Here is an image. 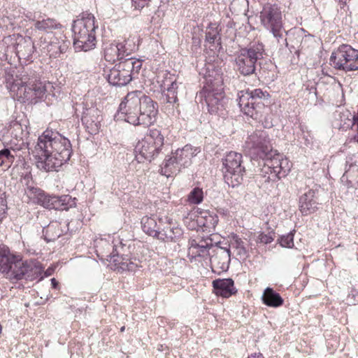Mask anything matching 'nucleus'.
<instances>
[{
    "instance_id": "nucleus-1",
    "label": "nucleus",
    "mask_w": 358,
    "mask_h": 358,
    "mask_svg": "<svg viewBox=\"0 0 358 358\" xmlns=\"http://www.w3.org/2000/svg\"><path fill=\"white\" fill-rule=\"evenodd\" d=\"M36 165L45 172L57 171L71 157L70 141L57 131L47 129L39 136L34 148Z\"/></svg>"
},
{
    "instance_id": "nucleus-2",
    "label": "nucleus",
    "mask_w": 358,
    "mask_h": 358,
    "mask_svg": "<svg viewBox=\"0 0 358 358\" xmlns=\"http://www.w3.org/2000/svg\"><path fill=\"white\" fill-rule=\"evenodd\" d=\"M80 17L73 20L72 31L74 34L73 46L77 51L87 52L96 45L95 17L93 14L84 12Z\"/></svg>"
},
{
    "instance_id": "nucleus-3",
    "label": "nucleus",
    "mask_w": 358,
    "mask_h": 358,
    "mask_svg": "<svg viewBox=\"0 0 358 358\" xmlns=\"http://www.w3.org/2000/svg\"><path fill=\"white\" fill-rule=\"evenodd\" d=\"M25 194L31 197L35 203L50 210H68L76 206V199L68 194L60 196L50 195L40 188L30 185H27L25 188Z\"/></svg>"
},
{
    "instance_id": "nucleus-4",
    "label": "nucleus",
    "mask_w": 358,
    "mask_h": 358,
    "mask_svg": "<svg viewBox=\"0 0 358 358\" xmlns=\"http://www.w3.org/2000/svg\"><path fill=\"white\" fill-rule=\"evenodd\" d=\"M264 163L260 175L265 178V182L275 181L285 178L291 170L289 159L273 148L266 153L265 157H260Z\"/></svg>"
},
{
    "instance_id": "nucleus-5",
    "label": "nucleus",
    "mask_w": 358,
    "mask_h": 358,
    "mask_svg": "<svg viewBox=\"0 0 358 358\" xmlns=\"http://www.w3.org/2000/svg\"><path fill=\"white\" fill-rule=\"evenodd\" d=\"M113 251L110 254L109 262L114 266V270L122 273L135 272L141 267L138 259L133 257L131 246L117 240L113 241Z\"/></svg>"
},
{
    "instance_id": "nucleus-6",
    "label": "nucleus",
    "mask_w": 358,
    "mask_h": 358,
    "mask_svg": "<svg viewBox=\"0 0 358 358\" xmlns=\"http://www.w3.org/2000/svg\"><path fill=\"white\" fill-rule=\"evenodd\" d=\"M164 144V136L160 130L149 129L135 147L136 159L141 163L144 159L151 162L161 152Z\"/></svg>"
},
{
    "instance_id": "nucleus-7",
    "label": "nucleus",
    "mask_w": 358,
    "mask_h": 358,
    "mask_svg": "<svg viewBox=\"0 0 358 358\" xmlns=\"http://www.w3.org/2000/svg\"><path fill=\"white\" fill-rule=\"evenodd\" d=\"M265 55L264 46L262 43H254L241 48L236 58L238 72L243 76H250L256 73V64Z\"/></svg>"
},
{
    "instance_id": "nucleus-8",
    "label": "nucleus",
    "mask_w": 358,
    "mask_h": 358,
    "mask_svg": "<svg viewBox=\"0 0 358 358\" xmlns=\"http://www.w3.org/2000/svg\"><path fill=\"white\" fill-rule=\"evenodd\" d=\"M329 62L337 70L345 72L358 71V50L348 44H342L331 53Z\"/></svg>"
},
{
    "instance_id": "nucleus-9",
    "label": "nucleus",
    "mask_w": 358,
    "mask_h": 358,
    "mask_svg": "<svg viewBox=\"0 0 358 358\" xmlns=\"http://www.w3.org/2000/svg\"><path fill=\"white\" fill-rule=\"evenodd\" d=\"M222 164L225 169L224 172L225 182L232 187L240 185L243 181L245 173L242 155L236 152H229L222 159Z\"/></svg>"
},
{
    "instance_id": "nucleus-10",
    "label": "nucleus",
    "mask_w": 358,
    "mask_h": 358,
    "mask_svg": "<svg viewBox=\"0 0 358 358\" xmlns=\"http://www.w3.org/2000/svg\"><path fill=\"white\" fill-rule=\"evenodd\" d=\"M6 88L9 90L14 99L21 103L34 104L43 99L46 92V85L43 83H36L34 85H22L10 84V80L6 81Z\"/></svg>"
},
{
    "instance_id": "nucleus-11",
    "label": "nucleus",
    "mask_w": 358,
    "mask_h": 358,
    "mask_svg": "<svg viewBox=\"0 0 358 358\" xmlns=\"http://www.w3.org/2000/svg\"><path fill=\"white\" fill-rule=\"evenodd\" d=\"M260 20L265 29L272 33L278 42L283 38L282 12L276 4L266 3L260 12Z\"/></svg>"
},
{
    "instance_id": "nucleus-12",
    "label": "nucleus",
    "mask_w": 358,
    "mask_h": 358,
    "mask_svg": "<svg viewBox=\"0 0 358 358\" xmlns=\"http://www.w3.org/2000/svg\"><path fill=\"white\" fill-rule=\"evenodd\" d=\"M39 43L41 50L54 58L64 54L71 43L66 36L61 32L45 33L40 38Z\"/></svg>"
},
{
    "instance_id": "nucleus-13",
    "label": "nucleus",
    "mask_w": 358,
    "mask_h": 358,
    "mask_svg": "<svg viewBox=\"0 0 358 358\" xmlns=\"http://www.w3.org/2000/svg\"><path fill=\"white\" fill-rule=\"evenodd\" d=\"M271 149L268 135L263 130H256L249 135L244 145L245 152L253 159L265 157Z\"/></svg>"
},
{
    "instance_id": "nucleus-14",
    "label": "nucleus",
    "mask_w": 358,
    "mask_h": 358,
    "mask_svg": "<svg viewBox=\"0 0 358 358\" xmlns=\"http://www.w3.org/2000/svg\"><path fill=\"white\" fill-rule=\"evenodd\" d=\"M205 79L204 87L210 92L218 94L222 90L223 73L217 63H208L201 73Z\"/></svg>"
},
{
    "instance_id": "nucleus-15",
    "label": "nucleus",
    "mask_w": 358,
    "mask_h": 358,
    "mask_svg": "<svg viewBox=\"0 0 358 358\" xmlns=\"http://www.w3.org/2000/svg\"><path fill=\"white\" fill-rule=\"evenodd\" d=\"M17 267L13 277L14 280H25L32 281L40 277V280L43 278L41 275L43 267L41 264L36 260H27L25 262L20 261L15 267Z\"/></svg>"
},
{
    "instance_id": "nucleus-16",
    "label": "nucleus",
    "mask_w": 358,
    "mask_h": 358,
    "mask_svg": "<svg viewBox=\"0 0 358 358\" xmlns=\"http://www.w3.org/2000/svg\"><path fill=\"white\" fill-rule=\"evenodd\" d=\"M231 255L230 245L222 246L220 242L217 243L210 257L213 271L218 273L227 271L229 268Z\"/></svg>"
},
{
    "instance_id": "nucleus-17",
    "label": "nucleus",
    "mask_w": 358,
    "mask_h": 358,
    "mask_svg": "<svg viewBox=\"0 0 358 358\" xmlns=\"http://www.w3.org/2000/svg\"><path fill=\"white\" fill-rule=\"evenodd\" d=\"M19 257L12 254L5 245L0 246V272L5 278L13 281V277L17 269L15 265L20 262Z\"/></svg>"
},
{
    "instance_id": "nucleus-18",
    "label": "nucleus",
    "mask_w": 358,
    "mask_h": 358,
    "mask_svg": "<svg viewBox=\"0 0 358 358\" xmlns=\"http://www.w3.org/2000/svg\"><path fill=\"white\" fill-rule=\"evenodd\" d=\"M319 190L308 189L299 199V209L303 216H307L316 212L320 208L318 197Z\"/></svg>"
},
{
    "instance_id": "nucleus-19",
    "label": "nucleus",
    "mask_w": 358,
    "mask_h": 358,
    "mask_svg": "<svg viewBox=\"0 0 358 358\" xmlns=\"http://www.w3.org/2000/svg\"><path fill=\"white\" fill-rule=\"evenodd\" d=\"M9 49L15 50L19 59H24L25 61L29 60L34 51V43L29 36L23 37L18 36L17 38L16 45L13 47L6 46L5 52H8Z\"/></svg>"
},
{
    "instance_id": "nucleus-20",
    "label": "nucleus",
    "mask_w": 358,
    "mask_h": 358,
    "mask_svg": "<svg viewBox=\"0 0 358 358\" xmlns=\"http://www.w3.org/2000/svg\"><path fill=\"white\" fill-rule=\"evenodd\" d=\"M131 79V75L122 62L110 69L108 75V83L115 86L126 85Z\"/></svg>"
},
{
    "instance_id": "nucleus-21",
    "label": "nucleus",
    "mask_w": 358,
    "mask_h": 358,
    "mask_svg": "<svg viewBox=\"0 0 358 358\" xmlns=\"http://www.w3.org/2000/svg\"><path fill=\"white\" fill-rule=\"evenodd\" d=\"M269 94L266 91H263L261 89H255L253 90H248L246 95H243L239 99L238 105L242 112H246V108H251L255 110V103L257 99H268L269 98Z\"/></svg>"
},
{
    "instance_id": "nucleus-22",
    "label": "nucleus",
    "mask_w": 358,
    "mask_h": 358,
    "mask_svg": "<svg viewBox=\"0 0 358 358\" xmlns=\"http://www.w3.org/2000/svg\"><path fill=\"white\" fill-rule=\"evenodd\" d=\"M214 292L216 295L224 298H229L237 293L238 290L234 286L232 278H218L212 282Z\"/></svg>"
},
{
    "instance_id": "nucleus-23",
    "label": "nucleus",
    "mask_w": 358,
    "mask_h": 358,
    "mask_svg": "<svg viewBox=\"0 0 358 358\" xmlns=\"http://www.w3.org/2000/svg\"><path fill=\"white\" fill-rule=\"evenodd\" d=\"M158 240L163 242H176L182 235V230L178 227L171 226L170 219L164 217V225L159 231Z\"/></svg>"
},
{
    "instance_id": "nucleus-24",
    "label": "nucleus",
    "mask_w": 358,
    "mask_h": 358,
    "mask_svg": "<svg viewBox=\"0 0 358 358\" xmlns=\"http://www.w3.org/2000/svg\"><path fill=\"white\" fill-rule=\"evenodd\" d=\"M201 150L199 147H192L191 145H186L182 149H178L175 152H172L178 164L181 168L187 167L191 164V159L196 156Z\"/></svg>"
},
{
    "instance_id": "nucleus-25",
    "label": "nucleus",
    "mask_w": 358,
    "mask_h": 358,
    "mask_svg": "<svg viewBox=\"0 0 358 358\" xmlns=\"http://www.w3.org/2000/svg\"><path fill=\"white\" fill-rule=\"evenodd\" d=\"M164 217L145 216L141 220L143 231L148 235L157 238L159 231L164 225Z\"/></svg>"
},
{
    "instance_id": "nucleus-26",
    "label": "nucleus",
    "mask_w": 358,
    "mask_h": 358,
    "mask_svg": "<svg viewBox=\"0 0 358 358\" xmlns=\"http://www.w3.org/2000/svg\"><path fill=\"white\" fill-rule=\"evenodd\" d=\"M341 122L340 129L343 130L350 129L357 132L355 135L349 136V143H358V113H341Z\"/></svg>"
},
{
    "instance_id": "nucleus-27",
    "label": "nucleus",
    "mask_w": 358,
    "mask_h": 358,
    "mask_svg": "<svg viewBox=\"0 0 358 358\" xmlns=\"http://www.w3.org/2000/svg\"><path fill=\"white\" fill-rule=\"evenodd\" d=\"M221 29L216 22H209L205 31V41L215 46V50L220 52L222 50Z\"/></svg>"
},
{
    "instance_id": "nucleus-28",
    "label": "nucleus",
    "mask_w": 358,
    "mask_h": 358,
    "mask_svg": "<svg viewBox=\"0 0 358 358\" xmlns=\"http://www.w3.org/2000/svg\"><path fill=\"white\" fill-rule=\"evenodd\" d=\"M218 222L219 218L217 213L209 210L201 213V215L196 219L198 226L201 227L203 231L208 232L215 230Z\"/></svg>"
},
{
    "instance_id": "nucleus-29",
    "label": "nucleus",
    "mask_w": 358,
    "mask_h": 358,
    "mask_svg": "<svg viewBox=\"0 0 358 358\" xmlns=\"http://www.w3.org/2000/svg\"><path fill=\"white\" fill-rule=\"evenodd\" d=\"M259 77L266 83H271L277 78V66L270 60H259Z\"/></svg>"
},
{
    "instance_id": "nucleus-30",
    "label": "nucleus",
    "mask_w": 358,
    "mask_h": 358,
    "mask_svg": "<svg viewBox=\"0 0 358 358\" xmlns=\"http://www.w3.org/2000/svg\"><path fill=\"white\" fill-rule=\"evenodd\" d=\"M10 80V84H18V86L22 85H34L36 83H41L38 80V78L35 72L32 70H26L23 69L21 71H18L15 75V78H7L6 81Z\"/></svg>"
},
{
    "instance_id": "nucleus-31",
    "label": "nucleus",
    "mask_w": 358,
    "mask_h": 358,
    "mask_svg": "<svg viewBox=\"0 0 358 358\" xmlns=\"http://www.w3.org/2000/svg\"><path fill=\"white\" fill-rule=\"evenodd\" d=\"M262 299L265 305L273 308L280 307L284 303V300L280 294L271 287H266L264 289Z\"/></svg>"
},
{
    "instance_id": "nucleus-32",
    "label": "nucleus",
    "mask_w": 358,
    "mask_h": 358,
    "mask_svg": "<svg viewBox=\"0 0 358 358\" xmlns=\"http://www.w3.org/2000/svg\"><path fill=\"white\" fill-rule=\"evenodd\" d=\"M165 78H169L170 80V85H168L167 87V92L165 94L166 96V103L169 104H173V108H169V106H167L166 109L174 110L175 108L177 109L178 106H179V103H178V96H177V89H178V84L176 82V80H172L171 78H174V75H166Z\"/></svg>"
},
{
    "instance_id": "nucleus-33",
    "label": "nucleus",
    "mask_w": 358,
    "mask_h": 358,
    "mask_svg": "<svg viewBox=\"0 0 358 358\" xmlns=\"http://www.w3.org/2000/svg\"><path fill=\"white\" fill-rule=\"evenodd\" d=\"M132 102L136 103V106H139V112H158V104L150 96L143 95L140 98L133 96Z\"/></svg>"
},
{
    "instance_id": "nucleus-34",
    "label": "nucleus",
    "mask_w": 358,
    "mask_h": 358,
    "mask_svg": "<svg viewBox=\"0 0 358 358\" xmlns=\"http://www.w3.org/2000/svg\"><path fill=\"white\" fill-rule=\"evenodd\" d=\"M81 120L83 124L91 134L99 132L101 127V121L102 118L99 115H95V113H83Z\"/></svg>"
},
{
    "instance_id": "nucleus-35",
    "label": "nucleus",
    "mask_w": 358,
    "mask_h": 358,
    "mask_svg": "<svg viewBox=\"0 0 358 358\" xmlns=\"http://www.w3.org/2000/svg\"><path fill=\"white\" fill-rule=\"evenodd\" d=\"M62 234L60 224L57 222H51L46 227L43 229V236L47 242H53Z\"/></svg>"
},
{
    "instance_id": "nucleus-36",
    "label": "nucleus",
    "mask_w": 358,
    "mask_h": 358,
    "mask_svg": "<svg viewBox=\"0 0 358 358\" xmlns=\"http://www.w3.org/2000/svg\"><path fill=\"white\" fill-rule=\"evenodd\" d=\"M181 169L172 155L164 159L161 166L160 173L166 177H170L173 174L179 173Z\"/></svg>"
},
{
    "instance_id": "nucleus-37",
    "label": "nucleus",
    "mask_w": 358,
    "mask_h": 358,
    "mask_svg": "<svg viewBox=\"0 0 358 358\" xmlns=\"http://www.w3.org/2000/svg\"><path fill=\"white\" fill-rule=\"evenodd\" d=\"M34 27L39 30L45 31V33L52 32V29H59L62 25L58 22L55 19L47 17L45 19L38 20L34 23Z\"/></svg>"
},
{
    "instance_id": "nucleus-38",
    "label": "nucleus",
    "mask_w": 358,
    "mask_h": 358,
    "mask_svg": "<svg viewBox=\"0 0 358 358\" xmlns=\"http://www.w3.org/2000/svg\"><path fill=\"white\" fill-rule=\"evenodd\" d=\"M230 245V248L236 250V255L240 258H246L248 256V251L245 246L244 241L238 237L236 234H232L231 236V241L229 243H224V245Z\"/></svg>"
},
{
    "instance_id": "nucleus-39",
    "label": "nucleus",
    "mask_w": 358,
    "mask_h": 358,
    "mask_svg": "<svg viewBox=\"0 0 358 358\" xmlns=\"http://www.w3.org/2000/svg\"><path fill=\"white\" fill-rule=\"evenodd\" d=\"M119 50L120 49H118V46H117L116 43H112L106 45L104 48V59L107 62L111 63H114L116 61L122 62L123 59Z\"/></svg>"
},
{
    "instance_id": "nucleus-40",
    "label": "nucleus",
    "mask_w": 358,
    "mask_h": 358,
    "mask_svg": "<svg viewBox=\"0 0 358 358\" xmlns=\"http://www.w3.org/2000/svg\"><path fill=\"white\" fill-rule=\"evenodd\" d=\"M124 66L129 70V72L132 76L134 73H138L142 67L143 60L136 59L134 57H129L122 62Z\"/></svg>"
},
{
    "instance_id": "nucleus-41",
    "label": "nucleus",
    "mask_w": 358,
    "mask_h": 358,
    "mask_svg": "<svg viewBox=\"0 0 358 358\" xmlns=\"http://www.w3.org/2000/svg\"><path fill=\"white\" fill-rule=\"evenodd\" d=\"M116 44L117 46H118V49H120L119 52L123 61L125 59L126 57L131 55V53L136 49V45L134 41L130 39L124 40L121 43H116Z\"/></svg>"
},
{
    "instance_id": "nucleus-42",
    "label": "nucleus",
    "mask_w": 358,
    "mask_h": 358,
    "mask_svg": "<svg viewBox=\"0 0 358 358\" xmlns=\"http://www.w3.org/2000/svg\"><path fill=\"white\" fill-rule=\"evenodd\" d=\"M3 145L4 147H7L9 150L14 152L21 150L25 148V143L21 137H15L8 142H4Z\"/></svg>"
},
{
    "instance_id": "nucleus-43",
    "label": "nucleus",
    "mask_w": 358,
    "mask_h": 358,
    "mask_svg": "<svg viewBox=\"0 0 358 358\" xmlns=\"http://www.w3.org/2000/svg\"><path fill=\"white\" fill-rule=\"evenodd\" d=\"M157 113H138V125L148 127L156 122Z\"/></svg>"
},
{
    "instance_id": "nucleus-44",
    "label": "nucleus",
    "mask_w": 358,
    "mask_h": 358,
    "mask_svg": "<svg viewBox=\"0 0 358 358\" xmlns=\"http://www.w3.org/2000/svg\"><path fill=\"white\" fill-rule=\"evenodd\" d=\"M295 230L291 231L285 235H282L278 239V243L283 248H292L294 247V236Z\"/></svg>"
},
{
    "instance_id": "nucleus-45",
    "label": "nucleus",
    "mask_w": 358,
    "mask_h": 358,
    "mask_svg": "<svg viewBox=\"0 0 358 358\" xmlns=\"http://www.w3.org/2000/svg\"><path fill=\"white\" fill-rule=\"evenodd\" d=\"M134 94H128L124 99L120 103L119 109L117 112H120L122 110H126V112L131 111L132 110H136V103L132 102Z\"/></svg>"
},
{
    "instance_id": "nucleus-46",
    "label": "nucleus",
    "mask_w": 358,
    "mask_h": 358,
    "mask_svg": "<svg viewBox=\"0 0 358 358\" xmlns=\"http://www.w3.org/2000/svg\"><path fill=\"white\" fill-rule=\"evenodd\" d=\"M203 193L201 189L199 187L194 188L188 196V200L191 203L199 204L202 202Z\"/></svg>"
},
{
    "instance_id": "nucleus-47",
    "label": "nucleus",
    "mask_w": 358,
    "mask_h": 358,
    "mask_svg": "<svg viewBox=\"0 0 358 358\" xmlns=\"http://www.w3.org/2000/svg\"><path fill=\"white\" fill-rule=\"evenodd\" d=\"M15 160V156L11 154V150L7 147L0 150V165L12 164Z\"/></svg>"
},
{
    "instance_id": "nucleus-48",
    "label": "nucleus",
    "mask_w": 358,
    "mask_h": 358,
    "mask_svg": "<svg viewBox=\"0 0 358 358\" xmlns=\"http://www.w3.org/2000/svg\"><path fill=\"white\" fill-rule=\"evenodd\" d=\"M114 118H122L125 122H127L134 126H137L139 124V122L138 121V113H117Z\"/></svg>"
},
{
    "instance_id": "nucleus-49",
    "label": "nucleus",
    "mask_w": 358,
    "mask_h": 358,
    "mask_svg": "<svg viewBox=\"0 0 358 358\" xmlns=\"http://www.w3.org/2000/svg\"><path fill=\"white\" fill-rule=\"evenodd\" d=\"M7 201L5 192L0 193V224L7 214Z\"/></svg>"
},
{
    "instance_id": "nucleus-50",
    "label": "nucleus",
    "mask_w": 358,
    "mask_h": 358,
    "mask_svg": "<svg viewBox=\"0 0 358 358\" xmlns=\"http://www.w3.org/2000/svg\"><path fill=\"white\" fill-rule=\"evenodd\" d=\"M275 233L271 231L268 234L261 233L258 236V241L264 244L271 243L275 238Z\"/></svg>"
},
{
    "instance_id": "nucleus-51",
    "label": "nucleus",
    "mask_w": 358,
    "mask_h": 358,
    "mask_svg": "<svg viewBox=\"0 0 358 358\" xmlns=\"http://www.w3.org/2000/svg\"><path fill=\"white\" fill-rule=\"evenodd\" d=\"M19 117H16L15 120L10 121V124H9V127L10 128L16 127L17 129H20L21 131H22V127L23 126L27 127V123L28 122V120H25L24 121H23L22 119L18 120Z\"/></svg>"
},
{
    "instance_id": "nucleus-52",
    "label": "nucleus",
    "mask_w": 358,
    "mask_h": 358,
    "mask_svg": "<svg viewBox=\"0 0 358 358\" xmlns=\"http://www.w3.org/2000/svg\"><path fill=\"white\" fill-rule=\"evenodd\" d=\"M273 113H266L264 121H262V124L264 127L265 128H271L273 127Z\"/></svg>"
},
{
    "instance_id": "nucleus-53",
    "label": "nucleus",
    "mask_w": 358,
    "mask_h": 358,
    "mask_svg": "<svg viewBox=\"0 0 358 358\" xmlns=\"http://www.w3.org/2000/svg\"><path fill=\"white\" fill-rule=\"evenodd\" d=\"M150 0H131L132 6L136 10H141L148 5Z\"/></svg>"
},
{
    "instance_id": "nucleus-54",
    "label": "nucleus",
    "mask_w": 358,
    "mask_h": 358,
    "mask_svg": "<svg viewBox=\"0 0 358 358\" xmlns=\"http://www.w3.org/2000/svg\"><path fill=\"white\" fill-rule=\"evenodd\" d=\"M211 246H213V245L211 243L210 244H208V243H205V244L198 243V244L196 245L195 247H196L199 250L200 252L205 253L206 252L208 251V249H210V248Z\"/></svg>"
},
{
    "instance_id": "nucleus-55",
    "label": "nucleus",
    "mask_w": 358,
    "mask_h": 358,
    "mask_svg": "<svg viewBox=\"0 0 358 358\" xmlns=\"http://www.w3.org/2000/svg\"><path fill=\"white\" fill-rule=\"evenodd\" d=\"M12 39L10 36H8L7 38H5L1 43H0V47L5 46L6 45H8L9 41H10Z\"/></svg>"
},
{
    "instance_id": "nucleus-56",
    "label": "nucleus",
    "mask_w": 358,
    "mask_h": 358,
    "mask_svg": "<svg viewBox=\"0 0 358 358\" xmlns=\"http://www.w3.org/2000/svg\"><path fill=\"white\" fill-rule=\"evenodd\" d=\"M50 281H51V285H52V288L57 289V287L59 286V283H58L57 280L53 278L50 280Z\"/></svg>"
},
{
    "instance_id": "nucleus-57",
    "label": "nucleus",
    "mask_w": 358,
    "mask_h": 358,
    "mask_svg": "<svg viewBox=\"0 0 358 358\" xmlns=\"http://www.w3.org/2000/svg\"><path fill=\"white\" fill-rule=\"evenodd\" d=\"M248 358H264L263 355L261 353L259 354H252Z\"/></svg>"
},
{
    "instance_id": "nucleus-58",
    "label": "nucleus",
    "mask_w": 358,
    "mask_h": 358,
    "mask_svg": "<svg viewBox=\"0 0 358 358\" xmlns=\"http://www.w3.org/2000/svg\"><path fill=\"white\" fill-rule=\"evenodd\" d=\"M259 115V113H252V115H250V117H251L252 118H255V119H256V118H257V115Z\"/></svg>"
},
{
    "instance_id": "nucleus-59",
    "label": "nucleus",
    "mask_w": 358,
    "mask_h": 358,
    "mask_svg": "<svg viewBox=\"0 0 358 358\" xmlns=\"http://www.w3.org/2000/svg\"><path fill=\"white\" fill-rule=\"evenodd\" d=\"M124 329H125V327H121L120 331H124Z\"/></svg>"
},
{
    "instance_id": "nucleus-60",
    "label": "nucleus",
    "mask_w": 358,
    "mask_h": 358,
    "mask_svg": "<svg viewBox=\"0 0 358 358\" xmlns=\"http://www.w3.org/2000/svg\"><path fill=\"white\" fill-rule=\"evenodd\" d=\"M74 110H75V112H77V111L79 110V108H78L77 107H76V108H74Z\"/></svg>"
},
{
    "instance_id": "nucleus-61",
    "label": "nucleus",
    "mask_w": 358,
    "mask_h": 358,
    "mask_svg": "<svg viewBox=\"0 0 358 358\" xmlns=\"http://www.w3.org/2000/svg\"><path fill=\"white\" fill-rule=\"evenodd\" d=\"M285 41L286 43V45H287V39L286 38H285Z\"/></svg>"
},
{
    "instance_id": "nucleus-62",
    "label": "nucleus",
    "mask_w": 358,
    "mask_h": 358,
    "mask_svg": "<svg viewBox=\"0 0 358 358\" xmlns=\"http://www.w3.org/2000/svg\"><path fill=\"white\" fill-rule=\"evenodd\" d=\"M166 82H168V80H166V82L164 83V85H166ZM169 85V84H167V85Z\"/></svg>"
},
{
    "instance_id": "nucleus-63",
    "label": "nucleus",
    "mask_w": 358,
    "mask_h": 358,
    "mask_svg": "<svg viewBox=\"0 0 358 358\" xmlns=\"http://www.w3.org/2000/svg\"><path fill=\"white\" fill-rule=\"evenodd\" d=\"M357 112H358V110H357Z\"/></svg>"
}]
</instances>
